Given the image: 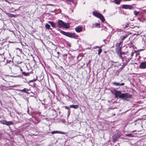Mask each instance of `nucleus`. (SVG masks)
<instances>
[{
    "label": "nucleus",
    "mask_w": 146,
    "mask_h": 146,
    "mask_svg": "<svg viewBox=\"0 0 146 146\" xmlns=\"http://www.w3.org/2000/svg\"><path fill=\"white\" fill-rule=\"evenodd\" d=\"M92 27L94 28L95 27H100V24L98 23H96L95 24H94L93 25Z\"/></svg>",
    "instance_id": "aec40b11"
},
{
    "label": "nucleus",
    "mask_w": 146,
    "mask_h": 146,
    "mask_svg": "<svg viewBox=\"0 0 146 146\" xmlns=\"http://www.w3.org/2000/svg\"><path fill=\"white\" fill-rule=\"evenodd\" d=\"M129 35L128 33H127L123 35V36H121V40L123 42V41L124 39H125V38H126Z\"/></svg>",
    "instance_id": "9b49d317"
},
{
    "label": "nucleus",
    "mask_w": 146,
    "mask_h": 146,
    "mask_svg": "<svg viewBox=\"0 0 146 146\" xmlns=\"http://www.w3.org/2000/svg\"><path fill=\"white\" fill-rule=\"evenodd\" d=\"M132 95L128 93H123L122 94L121 99L124 100L128 101L132 97Z\"/></svg>",
    "instance_id": "20e7f679"
},
{
    "label": "nucleus",
    "mask_w": 146,
    "mask_h": 146,
    "mask_svg": "<svg viewBox=\"0 0 146 146\" xmlns=\"http://www.w3.org/2000/svg\"><path fill=\"white\" fill-rule=\"evenodd\" d=\"M45 28L49 30V29H50L51 30V29L50 28V25L48 24H46L45 25Z\"/></svg>",
    "instance_id": "a878e982"
},
{
    "label": "nucleus",
    "mask_w": 146,
    "mask_h": 146,
    "mask_svg": "<svg viewBox=\"0 0 146 146\" xmlns=\"http://www.w3.org/2000/svg\"><path fill=\"white\" fill-rule=\"evenodd\" d=\"M13 123L12 121H7L6 124V125L9 126L10 125H13Z\"/></svg>",
    "instance_id": "b1692460"
},
{
    "label": "nucleus",
    "mask_w": 146,
    "mask_h": 146,
    "mask_svg": "<svg viewBox=\"0 0 146 146\" xmlns=\"http://www.w3.org/2000/svg\"><path fill=\"white\" fill-rule=\"evenodd\" d=\"M123 42L121 40L119 42L117 43L116 44V51L119 54L121 50L122 47Z\"/></svg>",
    "instance_id": "39448f33"
},
{
    "label": "nucleus",
    "mask_w": 146,
    "mask_h": 146,
    "mask_svg": "<svg viewBox=\"0 0 146 146\" xmlns=\"http://www.w3.org/2000/svg\"><path fill=\"white\" fill-rule=\"evenodd\" d=\"M57 26L60 28H63L68 29L70 27L69 25H66L62 20H58V21Z\"/></svg>",
    "instance_id": "f03ea898"
},
{
    "label": "nucleus",
    "mask_w": 146,
    "mask_h": 146,
    "mask_svg": "<svg viewBox=\"0 0 146 146\" xmlns=\"http://www.w3.org/2000/svg\"><path fill=\"white\" fill-rule=\"evenodd\" d=\"M125 58V59L124 60V61H123V63L125 64H127L129 62V59L126 58L124 57Z\"/></svg>",
    "instance_id": "5701e85b"
},
{
    "label": "nucleus",
    "mask_w": 146,
    "mask_h": 146,
    "mask_svg": "<svg viewBox=\"0 0 146 146\" xmlns=\"http://www.w3.org/2000/svg\"><path fill=\"white\" fill-rule=\"evenodd\" d=\"M9 31H11V32H13L14 33L13 31H11L10 30H9Z\"/></svg>",
    "instance_id": "37998d69"
},
{
    "label": "nucleus",
    "mask_w": 146,
    "mask_h": 146,
    "mask_svg": "<svg viewBox=\"0 0 146 146\" xmlns=\"http://www.w3.org/2000/svg\"><path fill=\"white\" fill-rule=\"evenodd\" d=\"M102 51V50L101 48H100L98 50V54L99 55H100Z\"/></svg>",
    "instance_id": "cd10ccee"
},
{
    "label": "nucleus",
    "mask_w": 146,
    "mask_h": 146,
    "mask_svg": "<svg viewBox=\"0 0 146 146\" xmlns=\"http://www.w3.org/2000/svg\"><path fill=\"white\" fill-rule=\"evenodd\" d=\"M125 135L127 137H133V135L131 133L127 134H125Z\"/></svg>",
    "instance_id": "c85d7f7f"
},
{
    "label": "nucleus",
    "mask_w": 146,
    "mask_h": 146,
    "mask_svg": "<svg viewBox=\"0 0 146 146\" xmlns=\"http://www.w3.org/2000/svg\"><path fill=\"white\" fill-rule=\"evenodd\" d=\"M14 70L16 72H18L19 70H20V72L23 71V70L20 66H17L15 67L14 68Z\"/></svg>",
    "instance_id": "ddd939ff"
},
{
    "label": "nucleus",
    "mask_w": 146,
    "mask_h": 146,
    "mask_svg": "<svg viewBox=\"0 0 146 146\" xmlns=\"http://www.w3.org/2000/svg\"><path fill=\"white\" fill-rule=\"evenodd\" d=\"M68 45L69 46V47H70V46H71V45H70V44H69Z\"/></svg>",
    "instance_id": "79ce46f5"
},
{
    "label": "nucleus",
    "mask_w": 146,
    "mask_h": 146,
    "mask_svg": "<svg viewBox=\"0 0 146 146\" xmlns=\"http://www.w3.org/2000/svg\"><path fill=\"white\" fill-rule=\"evenodd\" d=\"M0 123L6 125L7 121L4 119H2L0 120Z\"/></svg>",
    "instance_id": "393cba45"
},
{
    "label": "nucleus",
    "mask_w": 146,
    "mask_h": 146,
    "mask_svg": "<svg viewBox=\"0 0 146 146\" xmlns=\"http://www.w3.org/2000/svg\"><path fill=\"white\" fill-rule=\"evenodd\" d=\"M34 61L35 62V59H34Z\"/></svg>",
    "instance_id": "a18cd8bd"
},
{
    "label": "nucleus",
    "mask_w": 146,
    "mask_h": 146,
    "mask_svg": "<svg viewBox=\"0 0 146 146\" xmlns=\"http://www.w3.org/2000/svg\"><path fill=\"white\" fill-rule=\"evenodd\" d=\"M29 90V89H27L26 88H24L23 89L21 90L20 91L22 92H24L25 93H28V92Z\"/></svg>",
    "instance_id": "412c9836"
},
{
    "label": "nucleus",
    "mask_w": 146,
    "mask_h": 146,
    "mask_svg": "<svg viewBox=\"0 0 146 146\" xmlns=\"http://www.w3.org/2000/svg\"><path fill=\"white\" fill-rule=\"evenodd\" d=\"M3 80L7 82L9 81V76L5 75L2 77Z\"/></svg>",
    "instance_id": "f8f14e48"
},
{
    "label": "nucleus",
    "mask_w": 146,
    "mask_h": 146,
    "mask_svg": "<svg viewBox=\"0 0 146 146\" xmlns=\"http://www.w3.org/2000/svg\"><path fill=\"white\" fill-rule=\"evenodd\" d=\"M64 108L65 109H67V110H69V108L68 107H67L66 106H64Z\"/></svg>",
    "instance_id": "f704fd0d"
},
{
    "label": "nucleus",
    "mask_w": 146,
    "mask_h": 146,
    "mask_svg": "<svg viewBox=\"0 0 146 146\" xmlns=\"http://www.w3.org/2000/svg\"><path fill=\"white\" fill-rule=\"evenodd\" d=\"M113 141H116L115 139H114V138H113Z\"/></svg>",
    "instance_id": "a19ab883"
},
{
    "label": "nucleus",
    "mask_w": 146,
    "mask_h": 146,
    "mask_svg": "<svg viewBox=\"0 0 146 146\" xmlns=\"http://www.w3.org/2000/svg\"><path fill=\"white\" fill-rule=\"evenodd\" d=\"M92 14L95 17L99 18L102 22H104L105 21L104 17L101 14L96 11H94Z\"/></svg>",
    "instance_id": "7ed1b4c3"
},
{
    "label": "nucleus",
    "mask_w": 146,
    "mask_h": 146,
    "mask_svg": "<svg viewBox=\"0 0 146 146\" xmlns=\"http://www.w3.org/2000/svg\"><path fill=\"white\" fill-rule=\"evenodd\" d=\"M113 91L115 92L114 95L115 98H119L121 99L122 94L120 91L117 90H113Z\"/></svg>",
    "instance_id": "423d86ee"
},
{
    "label": "nucleus",
    "mask_w": 146,
    "mask_h": 146,
    "mask_svg": "<svg viewBox=\"0 0 146 146\" xmlns=\"http://www.w3.org/2000/svg\"><path fill=\"white\" fill-rule=\"evenodd\" d=\"M59 133H60V134H65V133H64V132H62V131H59Z\"/></svg>",
    "instance_id": "473e14b6"
},
{
    "label": "nucleus",
    "mask_w": 146,
    "mask_h": 146,
    "mask_svg": "<svg viewBox=\"0 0 146 146\" xmlns=\"http://www.w3.org/2000/svg\"><path fill=\"white\" fill-rule=\"evenodd\" d=\"M2 137V134L1 133H0V138H1Z\"/></svg>",
    "instance_id": "4c0bfd02"
},
{
    "label": "nucleus",
    "mask_w": 146,
    "mask_h": 146,
    "mask_svg": "<svg viewBox=\"0 0 146 146\" xmlns=\"http://www.w3.org/2000/svg\"><path fill=\"white\" fill-rule=\"evenodd\" d=\"M116 52L118 56L123 61H124L125 58L122 57V55L123 54H125V52H122L121 50L120 52L119 53V54L117 52Z\"/></svg>",
    "instance_id": "1a4fd4ad"
},
{
    "label": "nucleus",
    "mask_w": 146,
    "mask_h": 146,
    "mask_svg": "<svg viewBox=\"0 0 146 146\" xmlns=\"http://www.w3.org/2000/svg\"><path fill=\"white\" fill-rule=\"evenodd\" d=\"M123 9H133V7L131 5H123L121 6Z\"/></svg>",
    "instance_id": "0eeeda50"
},
{
    "label": "nucleus",
    "mask_w": 146,
    "mask_h": 146,
    "mask_svg": "<svg viewBox=\"0 0 146 146\" xmlns=\"http://www.w3.org/2000/svg\"><path fill=\"white\" fill-rule=\"evenodd\" d=\"M129 23H126L125 24H123V29H126L129 27Z\"/></svg>",
    "instance_id": "6ab92c4d"
},
{
    "label": "nucleus",
    "mask_w": 146,
    "mask_h": 146,
    "mask_svg": "<svg viewBox=\"0 0 146 146\" xmlns=\"http://www.w3.org/2000/svg\"><path fill=\"white\" fill-rule=\"evenodd\" d=\"M83 27L82 26H77L75 28V31L77 33H80L81 32L82 30Z\"/></svg>",
    "instance_id": "9d476101"
},
{
    "label": "nucleus",
    "mask_w": 146,
    "mask_h": 146,
    "mask_svg": "<svg viewBox=\"0 0 146 146\" xmlns=\"http://www.w3.org/2000/svg\"><path fill=\"white\" fill-rule=\"evenodd\" d=\"M13 15V16H12V17H14V15Z\"/></svg>",
    "instance_id": "c03bdc74"
},
{
    "label": "nucleus",
    "mask_w": 146,
    "mask_h": 146,
    "mask_svg": "<svg viewBox=\"0 0 146 146\" xmlns=\"http://www.w3.org/2000/svg\"><path fill=\"white\" fill-rule=\"evenodd\" d=\"M22 74L25 76H27L29 75L30 73L29 72L26 73L25 72H22Z\"/></svg>",
    "instance_id": "bb28decb"
},
{
    "label": "nucleus",
    "mask_w": 146,
    "mask_h": 146,
    "mask_svg": "<svg viewBox=\"0 0 146 146\" xmlns=\"http://www.w3.org/2000/svg\"><path fill=\"white\" fill-rule=\"evenodd\" d=\"M69 107L70 108H74L75 109H77L79 107V106L78 105H70V106Z\"/></svg>",
    "instance_id": "a211bd4d"
},
{
    "label": "nucleus",
    "mask_w": 146,
    "mask_h": 146,
    "mask_svg": "<svg viewBox=\"0 0 146 146\" xmlns=\"http://www.w3.org/2000/svg\"><path fill=\"white\" fill-rule=\"evenodd\" d=\"M64 55L65 56H67V54H64Z\"/></svg>",
    "instance_id": "ea45409f"
},
{
    "label": "nucleus",
    "mask_w": 146,
    "mask_h": 146,
    "mask_svg": "<svg viewBox=\"0 0 146 146\" xmlns=\"http://www.w3.org/2000/svg\"><path fill=\"white\" fill-rule=\"evenodd\" d=\"M97 47H98V48H99V47H98V46H97Z\"/></svg>",
    "instance_id": "49530a36"
},
{
    "label": "nucleus",
    "mask_w": 146,
    "mask_h": 146,
    "mask_svg": "<svg viewBox=\"0 0 146 146\" xmlns=\"http://www.w3.org/2000/svg\"><path fill=\"white\" fill-rule=\"evenodd\" d=\"M112 84L115 85V86H121L124 85L125 84L124 83H122L121 84H119L118 83L114 82L112 83Z\"/></svg>",
    "instance_id": "dca6fc26"
},
{
    "label": "nucleus",
    "mask_w": 146,
    "mask_h": 146,
    "mask_svg": "<svg viewBox=\"0 0 146 146\" xmlns=\"http://www.w3.org/2000/svg\"><path fill=\"white\" fill-rule=\"evenodd\" d=\"M122 0H114V3L117 5H119Z\"/></svg>",
    "instance_id": "4be33fe9"
},
{
    "label": "nucleus",
    "mask_w": 146,
    "mask_h": 146,
    "mask_svg": "<svg viewBox=\"0 0 146 146\" xmlns=\"http://www.w3.org/2000/svg\"><path fill=\"white\" fill-rule=\"evenodd\" d=\"M58 31L62 34L66 36L71 38H74L76 39H78V36L76 35L75 33H72L69 32H66L59 29H58Z\"/></svg>",
    "instance_id": "f257e3e1"
},
{
    "label": "nucleus",
    "mask_w": 146,
    "mask_h": 146,
    "mask_svg": "<svg viewBox=\"0 0 146 146\" xmlns=\"http://www.w3.org/2000/svg\"><path fill=\"white\" fill-rule=\"evenodd\" d=\"M129 44L131 45V46H132V45L133 44L132 42H131V43H130Z\"/></svg>",
    "instance_id": "58836bf2"
},
{
    "label": "nucleus",
    "mask_w": 146,
    "mask_h": 146,
    "mask_svg": "<svg viewBox=\"0 0 146 146\" xmlns=\"http://www.w3.org/2000/svg\"><path fill=\"white\" fill-rule=\"evenodd\" d=\"M57 54H58L57 55V57L58 58L59 56H60V55H59V54H60V53L59 52H57Z\"/></svg>",
    "instance_id": "72a5a7b5"
},
{
    "label": "nucleus",
    "mask_w": 146,
    "mask_h": 146,
    "mask_svg": "<svg viewBox=\"0 0 146 146\" xmlns=\"http://www.w3.org/2000/svg\"><path fill=\"white\" fill-rule=\"evenodd\" d=\"M134 13L135 14V15H137L139 14V12H137L136 11H135L134 12Z\"/></svg>",
    "instance_id": "2f4dec72"
},
{
    "label": "nucleus",
    "mask_w": 146,
    "mask_h": 146,
    "mask_svg": "<svg viewBox=\"0 0 146 146\" xmlns=\"http://www.w3.org/2000/svg\"><path fill=\"white\" fill-rule=\"evenodd\" d=\"M66 1L69 2H72L73 1V0H66Z\"/></svg>",
    "instance_id": "c9c22d12"
},
{
    "label": "nucleus",
    "mask_w": 146,
    "mask_h": 146,
    "mask_svg": "<svg viewBox=\"0 0 146 146\" xmlns=\"http://www.w3.org/2000/svg\"><path fill=\"white\" fill-rule=\"evenodd\" d=\"M131 0H123L124 1H131Z\"/></svg>",
    "instance_id": "e433bc0d"
},
{
    "label": "nucleus",
    "mask_w": 146,
    "mask_h": 146,
    "mask_svg": "<svg viewBox=\"0 0 146 146\" xmlns=\"http://www.w3.org/2000/svg\"><path fill=\"white\" fill-rule=\"evenodd\" d=\"M48 23L50 24L51 25V26L53 28H56L55 23L51 21H49L48 22Z\"/></svg>",
    "instance_id": "2eb2a0df"
},
{
    "label": "nucleus",
    "mask_w": 146,
    "mask_h": 146,
    "mask_svg": "<svg viewBox=\"0 0 146 146\" xmlns=\"http://www.w3.org/2000/svg\"><path fill=\"white\" fill-rule=\"evenodd\" d=\"M52 115L54 117H56L57 116V113L56 111L54 109L52 110Z\"/></svg>",
    "instance_id": "4468645a"
},
{
    "label": "nucleus",
    "mask_w": 146,
    "mask_h": 146,
    "mask_svg": "<svg viewBox=\"0 0 146 146\" xmlns=\"http://www.w3.org/2000/svg\"><path fill=\"white\" fill-rule=\"evenodd\" d=\"M139 67L142 69L146 68V62H143L141 63L139 65Z\"/></svg>",
    "instance_id": "6e6552de"
},
{
    "label": "nucleus",
    "mask_w": 146,
    "mask_h": 146,
    "mask_svg": "<svg viewBox=\"0 0 146 146\" xmlns=\"http://www.w3.org/2000/svg\"><path fill=\"white\" fill-rule=\"evenodd\" d=\"M3 42L0 43V49H1L4 47V46L3 45Z\"/></svg>",
    "instance_id": "7c9ffc66"
},
{
    "label": "nucleus",
    "mask_w": 146,
    "mask_h": 146,
    "mask_svg": "<svg viewBox=\"0 0 146 146\" xmlns=\"http://www.w3.org/2000/svg\"><path fill=\"white\" fill-rule=\"evenodd\" d=\"M59 131H52L51 132L52 134H54L55 133H59Z\"/></svg>",
    "instance_id": "c756f323"
},
{
    "label": "nucleus",
    "mask_w": 146,
    "mask_h": 146,
    "mask_svg": "<svg viewBox=\"0 0 146 146\" xmlns=\"http://www.w3.org/2000/svg\"><path fill=\"white\" fill-rule=\"evenodd\" d=\"M1 87L3 91H7L8 90V87L5 86L1 85Z\"/></svg>",
    "instance_id": "f3484780"
}]
</instances>
